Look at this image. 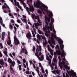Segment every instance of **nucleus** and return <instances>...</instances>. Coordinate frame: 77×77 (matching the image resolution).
<instances>
[{
  "label": "nucleus",
  "mask_w": 77,
  "mask_h": 77,
  "mask_svg": "<svg viewBox=\"0 0 77 77\" xmlns=\"http://www.w3.org/2000/svg\"><path fill=\"white\" fill-rule=\"evenodd\" d=\"M31 17L34 20V19H37L38 20L37 24L35 23H34V24L32 25V26L33 27H35L36 29H37L38 30V32L40 35L43 34L42 33V32L40 30H39L38 29V26H41L42 24V22H41V21L39 19V16H36L34 14H32Z\"/></svg>",
  "instance_id": "obj_1"
},
{
  "label": "nucleus",
  "mask_w": 77,
  "mask_h": 77,
  "mask_svg": "<svg viewBox=\"0 0 77 77\" xmlns=\"http://www.w3.org/2000/svg\"><path fill=\"white\" fill-rule=\"evenodd\" d=\"M38 1L36 4L35 3H34V5L36 8H39L41 9L42 11L44 10L45 12L48 11V7L44 4L42 3L41 2L39 1V0H37Z\"/></svg>",
  "instance_id": "obj_2"
},
{
  "label": "nucleus",
  "mask_w": 77,
  "mask_h": 77,
  "mask_svg": "<svg viewBox=\"0 0 77 77\" xmlns=\"http://www.w3.org/2000/svg\"><path fill=\"white\" fill-rule=\"evenodd\" d=\"M37 49L36 50V52L35 54L36 56L37 57L39 60H42L44 59V55L41 53V52H40L38 53L39 51H41V46H39L37 45L36 46Z\"/></svg>",
  "instance_id": "obj_3"
},
{
  "label": "nucleus",
  "mask_w": 77,
  "mask_h": 77,
  "mask_svg": "<svg viewBox=\"0 0 77 77\" xmlns=\"http://www.w3.org/2000/svg\"><path fill=\"white\" fill-rule=\"evenodd\" d=\"M21 2L23 4L24 8H26L27 11L28 12L29 14V15H30V12L29 11H30V12H33L34 11V10H35L33 5H30V4H28V6L29 7V8L28 7H26V4H25L24 3V1L22 0H21Z\"/></svg>",
  "instance_id": "obj_4"
},
{
  "label": "nucleus",
  "mask_w": 77,
  "mask_h": 77,
  "mask_svg": "<svg viewBox=\"0 0 77 77\" xmlns=\"http://www.w3.org/2000/svg\"><path fill=\"white\" fill-rule=\"evenodd\" d=\"M8 62L10 63H11V65H10V69L12 71H14V70H13V68L12 67V66L13 67H14V65H15V61H14L12 62V60H11L10 58L8 59Z\"/></svg>",
  "instance_id": "obj_5"
},
{
  "label": "nucleus",
  "mask_w": 77,
  "mask_h": 77,
  "mask_svg": "<svg viewBox=\"0 0 77 77\" xmlns=\"http://www.w3.org/2000/svg\"><path fill=\"white\" fill-rule=\"evenodd\" d=\"M67 72L69 75L70 77H71V76L72 77H77V76L76 75V73L74 72V70L71 69V71H69L67 70Z\"/></svg>",
  "instance_id": "obj_6"
},
{
  "label": "nucleus",
  "mask_w": 77,
  "mask_h": 77,
  "mask_svg": "<svg viewBox=\"0 0 77 77\" xmlns=\"http://www.w3.org/2000/svg\"><path fill=\"white\" fill-rule=\"evenodd\" d=\"M8 41H7V43L8 45H9L10 46V47H12V45H11V37H10V36H11V35H10V32H9L8 31Z\"/></svg>",
  "instance_id": "obj_7"
},
{
  "label": "nucleus",
  "mask_w": 77,
  "mask_h": 77,
  "mask_svg": "<svg viewBox=\"0 0 77 77\" xmlns=\"http://www.w3.org/2000/svg\"><path fill=\"white\" fill-rule=\"evenodd\" d=\"M41 36L42 38V39H44L43 40V44L44 46L45 47L46 45H47V44H48V42L47 41H46V38H45V36H43L42 35H41Z\"/></svg>",
  "instance_id": "obj_8"
},
{
  "label": "nucleus",
  "mask_w": 77,
  "mask_h": 77,
  "mask_svg": "<svg viewBox=\"0 0 77 77\" xmlns=\"http://www.w3.org/2000/svg\"><path fill=\"white\" fill-rule=\"evenodd\" d=\"M14 5L15 6H17L18 8H20L21 11H23V8H22V7L20 5H19V3L18 2H17L16 0H14Z\"/></svg>",
  "instance_id": "obj_9"
},
{
  "label": "nucleus",
  "mask_w": 77,
  "mask_h": 77,
  "mask_svg": "<svg viewBox=\"0 0 77 77\" xmlns=\"http://www.w3.org/2000/svg\"><path fill=\"white\" fill-rule=\"evenodd\" d=\"M46 59L49 61V65L51 67V68L52 70H53V69H54V67L52 66V65H50L51 64V59H49V57L47 56V55H46Z\"/></svg>",
  "instance_id": "obj_10"
},
{
  "label": "nucleus",
  "mask_w": 77,
  "mask_h": 77,
  "mask_svg": "<svg viewBox=\"0 0 77 77\" xmlns=\"http://www.w3.org/2000/svg\"><path fill=\"white\" fill-rule=\"evenodd\" d=\"M14 42L15 45H18L20 44V42L18 41V40L17 38V37L15 36H14Z\"/></svg>",
  "instance_id": "obj_11"
},
{
  "label": "nucleus",
  "mask_w": 77,
  "mask_h": 77,
  "mask_svg": "<svg viewBox=\"0 0 77 77\" xmlns=\"http://www.w3.org/2000/svg\"><path fill=\"white\" fill-rule=\"evenodd\" d=\"M1 0L2 1V3L3 4V3H4V5H3V6H2V9H4V8H8V9H9V7L7 6L6 4L5 3V1L4 0Z\"/></svg>",
  "instance_id": "obj_12"
},
{
  "label": "nucleus",
  "mask_w": 77,
  "mask_h": 77,
  "mask_svg": "<svg viewBox=\"0 0 77 77\" xmlns=\"http://www.w3.org/2000/svg\"><path fill=\"white\" fill-rule=\"evenodd\" d=\"M35 71L37 72L38 75L40 77H44V76H43V75L42 74L41 75V76L40 75V74H39V67H36V69H35Z\"/></svg>",
  "instance_id": "obj_13"
},
{
  "label": "nucleus",
  "mask_w": 77,
  "mask_h": 77,
  "mask_svg": "<svg viewBox=\"0 0 77 77\" xmlns=\"http://www.w3.org/2000/svg\"><path fill=\"white\" fill-rule=\"evenodd\" d=\"M47 47L48 51L50 52L51 55V56H53V50L50 48V46L49 45H47Z\"/></svg>",
  "instance_id": "obj_14"
},
{
  "label": "nucleus",
  "mask_w": 77,
  "mask_h": 77,
  "mask_svg": "<svg viewBox=\"0 0 77 77\" xmlns=\"http://www.w3.org/2000/svg\"><path fill=\"white\" fill-rule=\"evenodd\" d=\"M0 23L1 25H2V26H3V27L6 28V27H5V25L4 24H3V19H2L1 17H0Z\"/></svg>",
  "instance_id": "obj_15"
},
{
  "label": "nucleus",
  "mask_w": 77,
  "mask_h": 77,
  "mask_svg": "<svg viewBox=\"0 0 77 77\" xmlns=\"http://www.w3.org/2000/svg\"><path fill=\"white\" fill-rule=\"evenodd\" d=\"M26 36L29 39H30L32 38V35L30 33H27L26 35Z\"/></svg>",
  "instance_id": "obj_16"
},
{
  "label": "nucleus",
  "mask_w": 77,
  "mask_h": 77,
  "mask_svg": "<svg viewBox=\"0 0 77 77\" xmlns=\"http://www.w3.org/2000/svg\"><path fill=\"white\" fill-rule=\"evenodd\" d=\"M52 72L54 73V74H56V72L57 74L59 75V70H55V69L54 70V71H51Z\"/></svg>",
  "instance_id": "obj_17"
},
{
  "label": "nucleus",
  "mask_w": 77,
  "mask_h": 77,
  "mask_svg": "<svg viewBox=\"0 0 77 77\" xmlns=\"http://www.w3.org/2000/svg\"><path fill=\"white\" fill-rule=\"evenodd\" d=\"M0 65L2 66H3L4 65V61L3 59L0 60Z\"/></svg>",
  "instance_id": "obj_18"
},
{
  "label": "nucleus",
  "mask_w": 77,
  "mask_h": 77,
  "mask_svg": "<svg viewBox=\"0 0 77 77\" xmlns=\"http://www.w3.org/2000/svg\"><path fill=\"white\" fill-rule=\"evenodd\" d=\"M5 35H6V34L5 33V32H3L2 33V40H4V39L3 38H4V36H5Z\"/></svg>",
  "instance_id": "obj_19"
},
{
  "label": "nucleus",
  "mask_w": 77,
  "mask_h": 77,
  "mask_svg": "<svg viewBox=\"0 0 77 77\" xmlns=\"http://www.w3.org/2000/svg\"><path fill=\"white\" fill-rule=\"evenodd\" d=\"M21 20L22 21L23 23H25L26 24L27 23V19H24L23 20V18H21Z\"/></svg>",
  "instance_id": "obj_20"
},
{
  "label": "nucleus",
  "mask_w": 77,
  "mask_h": 77,
  "mask_svg": "<svg viewBox=\"0 0 77 77\" xmlns=\"http://www.w3.org/2000/svg\"><path fill=\"white\" fill-rule=\"evenodd\" d=\"M56 49L57 50V51H60V48L59 47V45H57L56 47H55Z\"/></svg>",
  "instance_id": "obj_21"
},
{
  "label": "nucleus",
  "mask_w": 77,
  "mask_h": 77,
  "mask_svg": "<svg viewBox=\"0 0 77 77\" xmlns=\"http://www.w3.org/2000/svg\"><path fill=\"white\" fill-rule=\"evenodd\" d=\"M26 49V48H23L21 49L20 52V54H22V53H24V49Z\"/></svg>",
  "instance_id": "obj_22"
},
{
  "label": "nucleus",
  "mask_w": 77,
  "mask_h": 77,
  "mask_svg": "<svg viewBox=\"0 0 77 77\" xmlns=\"http://www.w3.org/2000/svg\"><path fill=\"white\" fill-rule=\"evenodd\" d=\"M34 63H32L33 66L34 68H36V66H35V64L36 65V62L35 61H33Z\"/></svg>",
  "instance_id": "obj_23"
},
{
  "label": "nucleus",
  "mask_w": 77,
  "mask_h": 77,
  "mask_svg": "<svg viewBox=\"0 0 77 77\" xmlns=\"http://www.w3.org/2000/svg\"><path fill=\"white\" fill-rule=\"evenodd\" d=\"M3 53L4 54H5V56H6V57H8V54H7V51H4Z\"/></svg>",
  "instance_id": "obj_24"
},
{
  "label": "nucleus",
  "mask_w": 77,
  "mask_h": 77,
  "mask_svg": "<svg viewBox=\"0 0 77 77\" xmlns=\"http://www.w3.org/2000/svg\"><path fill=\"white\" fill-rule=\"evenodd\" d=\"M53 62H54V63H57V60L56 59V57H54V59H53Z\"/></svg>",
  "instance_id": "obj_25"
},
{
  "label": "nucleus",
  "mask_w": 77,
  "mask_h": 77,
  "mask_svg": "<svg viewBox=\"0 0 77 77\" xmlns=\"http://www.w3.org/2000/svg\"><path fill=\"white\" fill-rule=\"evenodd\" d=\"M66 76L65 75V74L64 73H63V77H69V76L66 73Z\"/></svg>",
  "instance_id": "obj_26"
},
{
  "label": "nucleus",
  "mask_w": 77,
  "mask_h": 77,
  "mask_svg": "<svg viewBox=\"0 0 77 77\" xmlns=\"http://www.w3.org/2000/svg\"><path fill=\"white\" fill-rule=\"evenodd\" d=\"M37 11L38 13L39 14H42V12H41V10H40L39 9H37Z\"/></svg>",
  "instance_id": "obj_27"
},
{
  "label": "nucleus",
  "mask_w": 77,
  "mask_h": 77,
  "mask_svg": "<svg viewBox=\"0 0 77 77\" xmlns=\"http://www.w3.org/2000/svg\"><path fill=\"white\" fill-rule=\"evenodd\" d=\"M39 65V67L40 68H41V69H42V68H43V66H42V65H41V63H38Z\"/></svg>",
  "instance_id": "obj_28"
},
{
  "label": "nucleus",
  "mask_w": 77,
  "mask_h": 77,
  "mask_svg": "<svg viewBox=\"0 0 77 77\" xmlns=\"http://www.w3.org/2000/svg\"><path fill=\"white\" fill-rule=\"evenodd\" d=\"M33 40L35 41H36V42H37V43H38V44H39L40 43V42H39V41H38V40H36V38H33Z\"/></svg>",
  "instance_id": "obj_29"
},
{
  "label": "nucleus",
  "mask_w": 77,
  "mask_h": 77,
  "mask_svg": "<svg viewBox=\"0 0 77 77\" xmlns=\"http://www.w3.org/2000/svg\"><path fill=\"white\" fill-rule=\"evenodd\" d=\"M0 47L2 49L4 48H3V44L2 43H0Z\"/></svg>",
  "instance_id": "obj_30"
},
{
  "label": "nucleus",
  "mask_w": 77,
  "mask_h": 77,
  "mask_svg": "<svg viewBox=\"0 0 77 77\" xmlns=\"http://www.w3.org/2000/svg\"><path fill=\"white\" fill-rule=\"evenodd\" d=\"M15 9V10H16L17 12V13H18V12H19V9L17 7H16Z\"/></svg>",
  "instance_id": "obj_31"
},
{
  "label": "nucleus",
  "mask_w": 77,
  "mask_h": 77,
  "mask_svg": "<svg viewBox=\"0 0 77 77\" xmlns=\"http://www.w3.org/2000/svg\"><path fill=\"white\" fill-rule=\"evenodd\" d=\"M37 37L38 39H40L41 38V36L39 34H37Z\"/></svg>",
  "instance_id": "obj_32"
},
{
  "label": "nucleus",
  "mask_w": 77,
  "mask_h": 77,
  "mask_svg": "<svg viewBox=\"0 0 77 77\" xmlns=\"http://www.w3.org/2000/svg\"><path fill=\"white\" fill-rule=\"evenodd\" d=\"M24 51L25 54H27V53H28L27 52V50L26 49H24Z\"/></svg>",
  "instance_id": "obj_33"
},
{
  "label": "nucleus",
  "mask_w": 77,
  "mask_h": 77,
  "mask_svg": "<svg viewBox=\"0 0 77 77\" xmlns=\"http://www.w3.org/2000/svg\"><path fill=\"white\" fill-rule=\"evenodd\" d=\"M18 67L19 68V70H21V65H19L18 66Z\"/></svg>",
  "instance_id": "obj_34"
},
{
  "label": "nucleus",
  "mask_w": 77,
  "mask_h": 77,
  "mask_svg": "<svg viewBox=\"0 0 77 77\" xmlns=\"http://www.w3.org/2000/svg\"><path fill=\"white\" fill-rule=\"evenodd\" d=\"M16 60H17V62L18 63V64H21V62L20 61L17 59H16Z\"/></svg>",
  "instance_id": "obj_35"
},
{
  "label": "nucleus",
  "mask_w": 77,
  "mask_h": 77,
  "mask_svg": "<svg viewBox=\"0 0 77 77\" xmlns=\"http://www.w3.org/2000/svg\"><path fill=\"white\" fill-rule=\"evenodd\" d=\"M17 23H21V21L19 19L17 20Z\"/></svg>",
  "instance_id": "obj_36"
},
{
  "label": "nucleus",
  "mask_w": 77,
  "mask_h": 77,
  "mask_svg": "<svg viewBox=\"0 0 77 77\" xmlns=\"http://www.w3.org/2000/svg\"><path fill=\"white\" fill-rule=\"evenodd\" d=\"M22 17H23V18L25 19H26V15H23Z\"/></svg>",
  "instance_id": "obj_37"
},
{
  "label": "nucleus",
  "mask_w": 77,
  "mask_h": 77,
  "mask_svg": "<svg viewBox=\"0 0 77 77\" xmlns=\"http://www.w3.org/2000/svg\"><path fill=\"white\" fill-rule=\"evenodd\" d=\"M41 70L42 71V73H45V71H44V68L41 69Z\"/></svg>",
  "instance_id": "obj_38"
},
{
  "label": "nucleus",
  "mask_w": 77,
  "mask_h": 77,
  "mask_svg": "<svg viewBox=\"0 0 77 77\" xmlns=\"http://www.w3.org/2000/svg\"><path fill=\"white\" fill-rule=\"evenodd\" d=\"M10 26V28L12 30V28H13V27L12 26V25L11 24H10L9 25Z\"/></svg>",
  "instance_id": "obj_39"
},
{
  "label": "nucleus",
  "mask_w": 77,
  "mask_h": 77,
  "mask_svg": "<svg viewBox=\"0 0 77 77\" xmlns=\"http://www.w3.org/2000/svg\"><path fill=\"white\" fill-rule=\"evenodd\" d=\"M2 56H3V55L2 54V53L1 51H0V57H2Z\"/></svg>",
  "instance_id": "obj_40"
},
{
  "label": "nucleus",
  "mask_w": 77,
  "mask_h": 77,
  "mask_svg": "<svg viewBox=\"0 0 77 77\" xmlns=\"http://www.w3.org/2000/svg\"><path fill=\"white\" fill-rule=\"evenodd\" d=\"M12 54L13 56L14 57H15V52H13V53H12Z\"/></svg>",
  "instance_id": "obj_41"
},
{
  "label": "nucleus",
  "mask_w": 77,
  "mask_h": 77,
  "mask_svg": "<svg viewBox=\"0 0 77 77\" xmlns=\"http://www.w3.org/2000/svg\"><path fill=\"white\" fill-rule=\"evenodd\" d=\"M48 55H49V56L51 58V59H52V56L50 55V54L48 53Z\"/></svg>",
  "instance_id": "obj_42"
},
{
  "label": "nucleus",
  "mask_w": 77,
  "mask_h": 77,
  "mask_svg": "<svg viewBox=\"0 0 77 77\" xmlns=\"http://www.w3.org/2000/svg\"><path fill=\"white\" fill-rule=\"evenodd\" d=\"M26 74H30V72H29V71H26Z\"/></svg>",
  "instance_id": "obj_43"
},
{
  "label": "nucleus",
  "mask_w": 77,
  "mask_h": 77,
  "mask_svg": "<svg viewBox=\"0 0 77 77\" xmlns=\"http://www.w3.org/2000/svg\"><path fill=\"white\" fill-rule=\"evenodd\" d=\"M21 44H22V45L23 46H24V45H26V44H25L23 42H21Z\"/></svg>",
  "instance_id": "obj_44"
},
{
  "label": "nucleus",
  "mask_w": 77,
  "mask_h": 77,
  "mask_svg": "<svg viewBox=\"0 0 77 77\" xmlns=\"http://www.w3.org/2000/svg\"><path fill=\"white\" fill-rule=\"evenodd\" d=\"M23 63H26V60L25 59H23Z\"/></svg>",
  "instance_id": "obj_45"
},
{
  "label": "nucleus",
  "mask_w": 77,
  "mask_h": 77,
  "mask_svg": "<svg viewBox=\"0 0 77 77\" xmlns=\"http://www.w3.org/2000/svg\"><path fill=\"white\" fill-rule=\"evenodd\" d=\"M9 56H10V57H11L12 58H13V56H12V54L11 53H10L9 54Z\"/></svg>",
  "instance_id": "obj_46"
},
{
  "label": "nucleus",
  "mask_w": 77,
  "mask_h": 77,
  "mask_svg": "<svg viewBox=\"0 0 77 77\" xmlns=\"http://www.w3.org/2000/svg\"><path fill=\"white\" fill-rule=\"evenodd\" d=\"M29 62L30 65H31L32 63H33V62H32V60H29Z\"/></svg>",
  "instance_id": "obj_47"
},
{
  "label": "nucleus",
  "mask_w": 77,
  "mask_h": 77,
  "mask_svg": "<svg viewBox=\"0 0 77 77\" xmlns=\"http://www.w3.org/2000/svg\"><path fill=\"white\" fill-rule=\"evenodd\" d=\"M6 73H7V71L5 70L4 72V75H5V74H6Z\"/></svg>",
  "instance_id": "obj_48"
},
{
  "label": "nucleus",
  "mask_w": 77,
  "mask_h": 77,
  "mask_svg": "<svg viewBox=\"0 0 77 77\" xmlns=\"http://www.w3.org/2000/svg\"><path fill=\"white\" fill-rule=\"evenodd\" d=\"M46 73V74L47 75H48V70L47 69H46L45 71Z\"/></svg>",
  "instance_id": "obj_49"
},
{
  "label": "nucleus",
  "mask_w": 77,
  "mask_h": 77,
  "mask_svg": "<svg viewBox=\"0 0 77 77\" xmlns=\"http://www.w3.org/2000/svg\"><path fill=\"white\" fill-rule=\"evenodd\" d=\"M11 23H14V20H13V19H12L11 20Z\"/></svg>",
  "instance_id": "obj_50"
},
{
  "label": "nucleus",
  "mask_w": 77,
  "mask_h": 77,
  "mask_svg": "<svg viewBox=\"0 0 77 77\" xmlns=\"http://www.w3.org/2000/svg\"><path fill=\"white\" fill-rule=\"evenodd\" d=\"M32 74L33 75V76H34V75H35V73L34 72H32Z\"/></svg>",
  "instance_id": "obj_51"
},
{
  "label": "nucleus",
  "mask_w": 77,
  "mask_h": 77,
  "mask_svg": "<svg viewBox=\"0 0 77 77\" xmlns=\"http://www.w3.org/2000/svg\"><path fill=\"white\" fill-rule=\"evenodd\" d=\"M15 25L17 27H19V25H18L17 24H15Z\"/></svg>",
  "instance_id": "obj_52"
},
{
  "label": "nucleus",
  "mask_w": 77,
  "mask_h": 77,
  "mask_svg": "<svg viewBox=\"0 0 77 77\" xmlns=\"http://www.w3.org/2000/svg\"><path fill=\"white\" fill-rule=\"evenodd\" d=\"M23 66L24 67V68H26V65L24 63H23Z\"/></svg>",
  "instance_id": "obj_53"
},
{
  "label": "nucleus",
  "mask_w": 77,
  "mask_h": 77,
  "mask_svg": "<svg viewBox=\"0 0 77 77\" xmlns=\"http://www.w3.org/2000/svg\"><path fill=\"white\" fill-rule=\"evenodd\" d=\"M33 51H35V46L33 47Z\"/></svg>",
  "instance_id": "obj_54"
},
{
  "label": "nucleus",
  "mask_w": 77,
  "mask_h": 77,
  "mask_svg": "<svg viewBox=\"0 0 77 77\" xmlns=\"http://www.w3.org/2000/svg\"><path fill=\"white\" fill-rule=\"evenodd\" d=\"M8 15L10 17H11L13 14L10 13L8 14Z\"/></svg>",
  "instance_id": "obj_55"
},
{
  "label": "nucleus",
  "mask_w": 77,
  "mask_h": 77,
  "mask_svg": "<svg viewBox=\"0 0 77 77\" xmlns=\"http://www.w3.org/2000/svg\"><path fill=\"white\" fill-rule=\"evenodd\" d=\"M4 13H8V11L4 10Z\"/></svg>",
  "instance_id": "obj_56"
},
{
  "label": "nucleus",
  "mask_w": 77,
  "mask_h": 77,
  "mask_svg": "<svg viewBox=\"0 0 77 77\" xmlns=\"http://www.w3.org/2000/svg\"><path fill=\"white\" fill-rule=\"evenodd\" d=\"M32 36L33 37V38H35V34H32Z\"/></svg>",
  "instance_id": "obj_57"
},
{
  "label": "nucleus",
  "mask_w": 77,
  "mask_h": 77,
  "mask_svg": "<svg viewBox=\"0 0 77 77\" xmlns=\"http://www.w3.org/2000/svg\"><path fill=\"white\" fill-rule=\"evenodd\" d=\"M14 28L15 31H16V30H17V28L15 26H14Z\"/></svg>",
  "instance_id": "obj_58"
},
{
  "label": "nucleus",
  "mask_w": 77,
  "mask_h": 77,
  "mask_svg": "<svg viewBox=\"0 0 77 77\" xmlns=\"http://www.w3.org/2000/svg\"><path fill=\"white\" fill-rule=\"evenodd\" d=\"M57 65H56L55 67V69H57Z\"/></svg>",
  "instance_id": "obj_59"
},
{
  "label": "nucleus",
  "mask_w": 77,
  "mask_h": 77,
  "mask_svg": "<svg viewBox=\"0 0 77 77\" xmlns=\"http://www.w3.org/2000/svg\"><path fill=\"white\" fill-rule=\"evenodd\" d=\"M14 15H17V14L15 13H14Z\"/></svg>",
  "instance_id": "obj_60"
},
{
  "label": "nucleus",
  "mask_w": 77,
  "mask_h": 77,
  "mask_svg": "<svg viewBox=\"0 0 77 77\" xmlns=\"http://www.w3.org/2000/svg\"><path fill=\"white\" fill-rule=\"evenodd\" d=\"M29 77H32V75H29Z\"/></svg>",
  "instance_id": "obj_61"
},
{
  "label": "nucleus",
  "mask_w": 77,
  "mask_h": 77,
  "mask_svg": "<svg viewBox=\"0 0 77 77\" xmlns=\"http://www.w3.org/2000/svg\"><path fill=\"white\" fill-rule=\"evenodd\" d=\"M11 17V18H14V16H13V15H12Z\"/></svg>",
  "instance_id": "obj_62"
},
{
  "label": "nucleus",
  "mask_w": 77,
  "mask_h": 77,
  "mask_svg": "<svg viewBox=\"0 0 77 77\" xmlns=\"http://www.w3.org/2000/svg\"><path fill=\"white\" fill-rule=\"evenodd\" d=\"M5 64L6 66H8V64H7V63H5Z\"/></svg>",
  "instance_id": "obj_63"
},
{
  "label": "nucleus",
  "mask_w": 77,
  "mask_h": 77,
  "mask_svg": "<svg viewBox=\"0 0 77 77\" xmlns=\"http://www.w3.org/2000/svg\"><path fill=\"white\" fill-rule=\"evenodd\" d=\"M32 34H34V32L33 31H32Z\"/></svg>",
  "instance_id": "obj_64"
}]
</instances>
